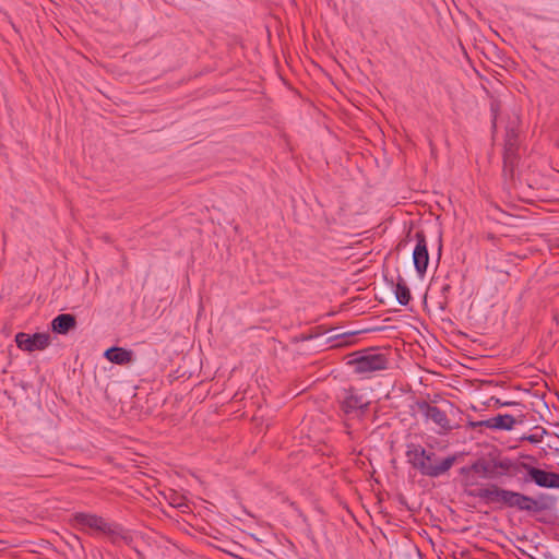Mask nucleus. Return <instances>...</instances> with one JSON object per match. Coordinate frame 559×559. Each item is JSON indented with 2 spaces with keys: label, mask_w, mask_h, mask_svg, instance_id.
<instances>
[{
  "label": "nucleus",
  "mask_w": 559,
  "mask_h": 559,
  "mask_svg": "<svg viewBox=\"0 0 559 559\" xmlns=\"http://www.w3.org/2000/svg\"><path fill=\"white\" fill-rule=\"evenodd\" d=\"M407 462L418 469L423 475L429 477H439L447 473L454 464L455 457L448 456L439 460L433 452H427L419 444L407 445L406 451Z\"/></svg>",
  "instance_id": "f257e3e1"
},
{
  "label": "nucleus",
  "mask_w": 559,
  "mask_h": 559,
  "mask_svg": "<svg viewBox=\"0 0 559 559\" xmlns=\"http://www.w3.org/2000/svg\"><path fill=\"white\" fill-rule=\"evenodd\" d=\"M518 118L511 121L506 128L502 176L506 181H513L515 168L519 164V130Z\"/></svg>",
  "instance_id": "f03ea898"
},
{
  "label": "nucleus",
  "mask_w": 559,
  "mask_h": 559,
  "mask_svg": "<svg viewBox=\"0 0 559 559\" xmlns=\"http://www.w3.org/2000/svg\"><path fill=\"white\" fill-rule=\"evenodd\" d=\"M73 522L81 531L90 530L93 533L106 535L112 542L121 536V527L118 524L96 514L79 512L73 515Z\"/></svg>",
  "instance_id": "7ed1b4c3"
},
{
  "label": "nucleus",
  "mask_w": 559,
  "mask_h": 559,
  "mask_svg": "<svg viewBox=\"0 0 559 559\" xmlns=\"http://www.w3.org/2000/svg\"><path fill=\"white\" fill-rule=\"evenodd\" d=\"M388 358L381 353L361 354L350 361L355 367V371L358 373L384 370L388 367Z\"/></svg>",
  "instance_id": "20e7f679"
},
{
  "label": "nucleus",
  "mask_w": 559,
  "mask_h": 559,
  "mask_svg": "<svg viewBox=\"0 0 559 559\" xmlns=\"http://www.w3.org/2000/svg\"><path fill=\"white\" fill-rule=\"evenodd\" d=\"M17 347L25 352L43 350L50 344V335L48 333H35L33 335L20 332L15 335Z\"/></svg>",
  "instance_id": "39448f33"
},
{
  "label": "nucleus",
  "mask_w": 559,
  "mask_h": 559,
  "mask_svg": "<svg viewBox=\"0 0 559 559\" xmlns=\"http://www.w3.org/2000/svg\"><path fill=\"white\" fill-rule=\"evenodd\" d=\"M369 401L357 391L353 389L344 391L341 406L346 415H358L367 409Z\"/></svg>",
  "instance_id": "423d86ee"
},
{
  "label": "nucleus",
  "mask_w": 559,
  "mask_h": 559,
  "mask_svg": "<svg viewBox=\"0 0 559 559\" xmlns=\"http://www.w3.org/2000/svg\"><path fill=\"white\" fill-rule=\"evenodd\" d=\"M416 247L413 251V261L415 269L419 275H424L427 271L429 262V253L426 237L423 231L416 233Z\"/></svg>",
  "instance_id": "0eeeda50"
},
{
  "label": "nucleus",
  "mask_w": 559,
  "mask_h": 559,
  "mask_svg": "<svg viewBox=\"0 0 559 559\" xmlns=\"http://www.w3.org/2000/svg\"><path fill=\"white\" fill-rule=\"evenodd\" d=\"M502 504L522 511H532L537 507V502L533 498L511 490H506Z\"/></svg>",
  "instance_id": "6e6552de"
},
{
  "label": "nucleus",
  "mask_w": 559,
  "mask_h": 559,
  "mask_svg": "<svg viewBox=\"0 0 559 559\" xmlns=\"http://www.w3.org/2000/svg\"><path fill=\"white\" fill-rule=\"evenodd\" d=\"M419 409L427 419L433 421L437 426H439L440 429H451L450 420L448 419L447 414L439 407L424 402L419 404Z\"/></svg>",
  "instance_id": "1a4fd4ad"
},
{
  "label": "nucleus",
  "mask_w": 559,
  "mask_h": 559,
  "mask_svg": "<svg viewBox=\"0 0 559 559\" xmlns=\"http://www.w3.org/2000/svg\"><path fill=\"white\" fill-rule=\"evenodd\" d=\"M528 475L540 487L559 488V474L531 467Z\"/></svg>",
  "instance_id": "9d476101"
},
{
  "label": "nucleus",
  "mask_w": 559,
  "mask_h": 559,
  "mask_svg": "<svg viewBox=\"0 0 559 559\" xmlns=\"http://www.w3.org/2000/svg\"><path fill=\"white\" fill-rule=\"evenodd\" d=\"M516 420L512 415L504 414L480 421L478 425L490 429L511 430Z\"/></svg>",
  "instance_id": "9b49d317"
},
{
  "label": "nucleus",
  "mask_w": 559,
  "mask_h": 559,
  "mask_svg": "<svg viewBox=\"0 0 559 559\" xmlns=\"http://www.w3.org/2000/svg\"><path fill=\"white\" fill-rule=\"evenodd\" d=\"M104 356L114 364L128 365L133 361V352L122 347H110Z\"/></svg>",
  "instance_id": "f8f14e48"
},
{
  "label": "nucleus",
  "mask_w": 559,
  "mask_h": 559,
  "mask_svg": "<svg viewBox=\"0 0 559 559\" xmlns=\"http://www.w3.org/2000/svg\"><path fill=\"white\" fill-rule=\"evenodd\" d=\"M76 326V319L73 314L62 313L57 316L51 322V329L58 334H67Z\"/></svg>",
  "instance_id": "ddd939ff"
},
{
  "label": "nucleus",
  "mask_w": 559,
  "mask_h": 559,
  "mask_svg": "<svg viewBox=\"0 0 559 559\" xmlns=\"http://www.w3.org/2000/svg\"><path fill=\"white\" fill-rule=\"evenodd\" d=\"M506 489L499 488L496 485H491L486 488H479L471 492V496L478 497L487 500L488 502H503Z\"/></svg>",
  "instance_id": "4468645a"
},
{
  "label": "nucleus",
  "mask_w": 559,
  "mask_h": 559,
  "mask_svg": "<svg viewBox=\"0 0 559 559\" xmlns=\"http://www.w3.org/2000/svg\"><path fill=\"white\" fill-rule=\"evenodd\" d=\"M395 296L400 305L406 306L411 300V290L404 280L399 277L396 287H395Z\"/></svg>",
  "instance_id": "2eb2a0df"
},
{
  "label": "nucleus",
  "mask_w": 559,
  "mask_h": 559,
  "mask_svg": "<svg viewBox=\"0 0 559 559\" xmlns=\"http://www.w3.org/2000/svg\"><path fill=\"white\" fill-rule=\"evenodd\" d=\"M546 433H547L546 429L540 428L539 431H536V432L527 435V436H523L522 440H526L531 443H539V442H542V440Z\"/></svg>",
  "instance_id": "dca6fc26"
},
{
  "label": "nucleus",
  "mask_w": 559,
  "mask_h": 559,
  "mask_svg": "<svg viewBox=\"0 0 559 559\" xmlns=\"http://www.w3.org/2000/svg\"><path fill=\"white\" fill-rule=\"evenodd\" d=\"M472 469L480 474L483 477H487L489 473V466L485 462H476L473 464Z\"/></svg>",
  "instance_id": "f3484780"
},
{
  "label": "nucleus",
  "mask_w": 559,
  "mask_h": 559,
  "mask_svg": "<svg viewBox=\"0 0 559 559\" xmlns=\"http://www.w3.org/2000/svg\"><path fill=\"white\" fill-rule=\"evenodd\" d=\"M498 108H499V104L497 102H492L491 103V112H492V128L496 129L497 128V111H498Z\"/></svg>",
  "instance_id": "a211bd4d"
},
{
  "label": "nucleus",
  "mask_w": 559,
  "mask_h": 559,
  "mask_svg": "<svg viewBox=\"0 0 559 559\" xmlns=\"http://www.w3.org/2000/svg\"><path fill=\"white\" fill-rule=\"evenodd\" d=\"M497 403H499L501 406H510V405L515 404L514 402H507V401L500 402L499 400L497 401Z\"/></svg>",
  "instance_id": "6ab92c4d"
},
{
  "label": "nucleus",
  "mask_w": 559,
  "mask_h": 559,
  "mask_svg": "<svg viewBox=\"0 0 559 559\" xmlns=\"http://www.w3.org/2000/svg\"><path fill=\"white\" fill-rule=\"evenodd\" d=\"M449 287H450L449 285H444V286H443V290H448V289H449Z\"/></svg>",
  "instance_id": "aec40b11"
},
{
  "label": "nucleus",
  "mask_w": 559,
  "mask_h": 559,
  "mask_svg": "<svg viewBox=\"0 0 559 559\" xmlns=\"http://www.w3.org/2000/svg\"><path fill=\"white\" fill-rule=\"evenodd\" d=\"M557 436H558V438H559V433H558Z\"/></svg>",
  "instance_id": "412c9836"
}]
</instances>
